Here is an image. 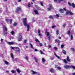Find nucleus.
<instances>
[{"instance_id": "1", "label": "nucleus", "mask_w": 75, "mask_h": 75, "mask_svg": "<svg viewBox=\"0 0 75 75\" xmlns=\"http://www.w3.org/2000/svg\"><path fill=\"white\" fill-rule=\"evenodd\" d=\"M23 24L25 26L27 27V31H28L29 30H30V25L27 24V18H25L24 20Z\"/></svg>"}, {"instance_id": "2", "label": "nucleus", "mask_w": 75, "mask_h": 75, "mask_svg": "<svg viewBox=\"0 0 75 75\" xmlns=\"http://www.w3.org/2000/svg\"><path fill=\"white\" fill-rule=\"evenodd\" d=\"M64 68H65V69H70V68H73V69H75V67L73 66V65H66V66H64Z\"/></svg>"}, {"instance_id": "3", "label": "nucleus", "mask_w": 75, "mask_h": 75, "mask_svg": "<svg viewBox=\"0 0 75 75\" xmlns=\"http://www.w3.org/2000/svg\"><path fill=\"white\" fill-rule=\"evenodd\" d=\"M54 7L52 4H50L49 6V7L47 8V10L48 11H51L52 9H53Z\"/></svg>"}, {"instance_id": "4", "label": "nucleus", "mask_w": 75, "mask_h": 75, "mask_svg": "<svg viewBox=\"0 0 75 75\" xmlns=\"http://www.w3.org/2000/svg\"><path fill=\"white\" fill-rule=\"evenodd\" d=\"M45 33H47V37L49 36L47 38H48V40H49V41H50V39H51V35H50V33L49 32H47V31H46Z\"/></svg>"}, {"instance_id": "5", "label": "nucleus", "mask_w": 75, "mask_h": 75, "mask_svg": "<svg viewBox=\"0 0 75 75\" xmlns=\"http://www.w3.org/2000/svg\"><path fill=\"white\" fill-rule=\"evenodd\" d=\"M66 15H73V13L72 12H71V11H67L66 13Z\"/></svg>"}, {"instance_id": "6", "label": "nucleus", "mask_w": 75, "mask_h": 75, "mask_svg": "<svg viewBox=\"0 0 75 75\" xmlns=\"http://www.w3.org/2000/svg\"><path fill=\"white\" fill-rule=\"evenodd\" d=\"M68 4H69V6H72L73 8H75V4L73 3L71 4V3L69 2H68Z\"/></svg>"}, {"instance_id": "7", "label": "nucleus", "mask_w": 75, "mask_h": 75, "mask_svg": "<svg viewBox=\"0 0 75 75\" xmlns=\"http://www.w3.org/2000/svg\"><path fill=\"white\" fill-rule=\"evenodd\" d=\"M14 48H15L16 52H20V49L19 47H14Z\"/></svg>"}, {"instance_id": "8", "label": "nucleus", "mask_w": 75, "mask_h": 75, "mask_svg": "<svg viewBox=\"0 0 75 75\" xmlns=\"http://www.w3.org/2000/svg\"><path fill=\"white\" fill-rule=\"evenodd\" d=\"M18 40L20 41H21L22 40V36L21 35H19L18 37Z\"/></svg>"}, {"instance_id": "9", "label": "nucleus", "mask_w": 75, "mask_h": 75, "mask_svg": "<svg viewBox=\"0 0 75 75\" xmlns=\"http://www.w3.org/2000/svg\"><path fill=\"white\" fill-rule=\"evenodd\" d=\"M7 43L9 45H13V44H14V42H8Z\"/></svg>"}, {"instance_id": "10", "label": "nucleus", "mask_w": 75, "mask_h": 75, "mask_svg": "<svg viewBox=\"0 0 75 75\" xmlns=\"http://www.w3.org/2000/svg\"><path fill=\"white\" fill-rule=\"evenodd\" d=\"M21 10V8H20V7H18L16 10V12H18V11H20Z\"/></svg>"}, {"instance_id": "11", "label": "nucleus", "mask_w": 75, "mask_h": 75, "mask_svg": "<svg viewBox=\"0 0 75 75\" xmlns=\"http://www.w3.org/2000/svg\"><path fill=\"white\" fill-rule=\"evenodd\" d=\"M8 34V33L7 32L4 31V36H5L6 37Z\"/></svg>"}, {"instance_id": "12", "label": "nucleus", "mask_w": 75, "mask_h": 75, "mask_svg": "<svg viewBox=\"0 0 75 75\" xmlns=\"http://www.w3.org/2000/svg\"><path fill=\"white\" fill-rule=\"evenodd\" d=\"M3 28L4 29L5 31H7V28L6 26L4 25L3 26Z\"/></svg>"}, {"instance_id": "13", "label": "nucleus", "mask_w": 75, "mask_h": 75, "mask_svg": "<svg viewBox=\"0 0 75 75\" xmlns=\"http://www.w3.org/2000/svg\"><path fill=\"white\" fill-rule=\"evenodd\" d=\"M54 55H55V56H56V57L57 58H58V59H60L61 58V57H59L57 55V54H56V53L55 52H54Z\"/></svg>"}, {"instance_id": "14", "label": "nucleus", "mask_w": 75, "mask_h": 75, "mask_svg": "<svg viewBox=\"0 0 75 75\" xmlns=\"http://www.w3.org/2000/svg\"><path fill=\"white\" fill-rule=\"evenodd\" d=\"M34 12L36 14H38V11L37 10H35L34 11Z\"/></svg>"}, {"instance_id": "15", "label": "nucleus", "mask_w": 75, "mask_h": 75, "mask_svg": "<svg viewBox=\"0 0 75 75\" xmlns=\"http://www.w3.org/2000/svg\"><path fill=\"white\" fill-rule=\"evenodd\" d=\"M34 58L35 62H38V59H37V58L36 57H34Z\"/></svg>"}, {"instance_id": "16", "label": "nucleus", "mask_w": 75, "mask_h": 75, "mask_svg": "<svg viewBox=\"0 0 75 75\" xmlns=\"http://www.w3.org/2000/svg\"><path fill=\"white\" fill-rule=\"evenodd\" d=\"M55 41H56V42H58V44H59V43L60 42V41H59V40H58V39H56L55 40Z\"/></svg>"}, {"instance_id": "17", "label": "nucleus", "mask_w": 75, "mask_h": 75, "mask_svg": "<svg viewBox=\"0 0 75 75\" xmlns=\"http://www.w3.org/2000/svg\"><path fill=\"white\" fill-rule=\"evenodd\" d=\"M67 60L68 61V62H70V59L69 58V56H67Z\"/></svg>"}, {"instance_id": "18", "label": "nucleus", "mask_w": 75, "mask_h": 75, "mask_svg": "<svg viewBox=\"0 0 75 75\" xmlns=\"http://www.w3.org/2000/svg\"><path fill=\"white\" fill-rule=\"evenodd\" d=\"M50 71L51 72H54V70L52 69H50Z\"/></svg>"}, {"instance_id": "19", "label": "nucleus", "mask_w": 75, "mask_h": 75, "mask_svg": "<svg viewBox=\"0 0 75 75\" xmlns=\"http://www.w3.org/2000/svg\"><path fill=\"white\" fill-rule=\"evenodd\" d=\"M59 11L60 13H64V9H60Z\"/></svg>"}, {"instance_id": "20", "label": "nucleus", "mask_w": 75, "mask_h": 75, "mask_svg": "<svg viewBox=\"0 0 75 75\" xmlns=\"http://www.w3.org/2000/svg\"><path fill=\"white\" fill-rule=\"evenodd\" d=\"M24 58L25 59H26V60L28 61V57L27 56H26V57H25Z\"/></svg>"}, {"instance_id": "21", "label": "nucleus", "mask_w": 75, "mask_h": 75, "mask_svg": "<svg viewBox=\"0 0 75 75\" xmlns=\"http://www.w3.org/2000/svg\"><path fill=\"white\" fill-rule=\"evenodd\" d=\"M58 67V65H56V67L59 70V69H61V67Z\"/></svg>"}, {"instance_id": "22", "label": "nucleus", "mask_w": 75, "mask_h": 75, "mask_svg": "<svg viewBox=\"0 0 75 75\" xmlns=\"http://www.w3.org/2000/svg\"><path fill=\"white\" fill-rule=\"evenodd\" d=\"M49 18H51V19H53V18H54V16L51 15V16H49Z\"/></svg>"}, {"instance_id": "23", "label": "nucleus", "mask_w": 75, "mask_h": 75, "mask_svg": "<svg viewBox=\"0 0 75 75\" xmlns=\"http://www.w3.org/2000/svg\"><path fill=\"white\" fill-rule=\"evenodd\" d=\"M64 0H58V1L59 3H61V1H63Z\"/></svg>"}, {"instance_id": "24", "label": "nucleus", "mask_w": 75, "mask_h": 75, "mask_svg": "<svg viewBox=\"0 0 75 75\" xmlns=\"http://www.w3.org/2000/svg\"><path fill=\"white\" fill-rule=\"evenodd\" d=\"M63 53L65 55L67 53L66 52V51L64 50H63Z\"/></svg>"}, {"instance_id": "25", "label": "nucleus", "mask_w": 75, "mask_h": 75, "mask_svg": "<svg viewBox=\"0 0 75 75\" xmlns=\"http://www.w3.org/2000/svg\"><path fill=\"white\" fill-rule=\"evenodd\" d=\"M70 37L71 40H73V36H72V35H71Z\"/></svg>"}, {"instance_id": "26", "label": "nucleus", "mask_w": 75, "mask_h": 75, "mask_svg": "<svg viewBox=\"0 0 75 75\" xmlns=\"http://www.w3.org/2000/svg\"><path fill=\"white\" fill-rule=\"evenodd\" d=\"M28 7H31V4H30V3L28 4Z\"/></svg>"}, {"instance_id": "27", "label": "nucleus", "mask_w": 75, "mask_h": 75, "mask_svg": "<svg viewBox=\"0 0 75 75\" xmlns=\"http://www.w3.org/2000/svg\"><path fill=\"white\" fill-rule=\"evenodd\" d=\"M16 71H17V72L18 73H20V70L19 69H17Z\"/></svg>"}, {"instance_id": "28", "label": "nucleus", "mask_w": 75, "mask_h": 75, "mask_svg": "<svg viewBox=\"0 0 75 75\" xmlns=\"http://www.w3.org/2000/svg\"><path fill=\"white\" fill-rule=\"evenodd\" d=\"M40 53L42 54H44V52H42V51L41 50H40Z\"/></svg>"}, {"instance_id": "29", "label": "nucleus", "mask_w": 75, "mask_h": 75, "mask_svg": "<svg viewBox=\"0 0 75 75\" xmlns=\"http://www.w3.org/2000/svg\"><path fill=\"white\" fill-rule=\"evenodd\" d=\"M31 72H33V74H36V72H35L33 70H31Z\"/></svg>"}, {"instance_id": "30", "label": "nucleus", "mask_w": 75, "mask_h": 75, "mask_svg": "<svg viewBox=\"0 0 75 75\" xmlns=\"http://www.w3.org/2000/svg\"><path fill=\"white\" fill-rule=\"evenodd\" d=\"M5 64H6V65H8V64H9L8 62H7V61H5Z\"/></svg>"}, {"instance_id": "31", "label": "nucleus", "mask_w": 75, "mask_h": 75, "mask_svg": "<svg viewBox=\"0 0 75 75\" xmlns=\"http://www.w3.org/2000/svg\"><path fill=\"white\" fill-rule=\"evenodd\" d=\"M57 35H58V34H59V31L58 30H57L56 31Z\"/></svg>"}, {"instance_id": "32", "label": "nucleus", "mask_w": 75, "mask_h": 75, "mask_svg": "<svg viewBox=\"0 0 75 75\" xmlns=\"http://www.w3.org/2000/svg\"><path fill=\"white\" fill-rule=\"evenodd\" d=\"M39 45L41 47H42V44L40 42H39Z\"/></svg>"}, {"instance_id": "33", "label": "nucleus", "mask_w": 75, "mask_h": 75, "mask_svg": "<svg viewBox=\"0 0 75 75\" xmlns=\"http://www.w3.org/2000/svg\"><path fill=\"white\" fill-rule=\"evenodd\" d=\"M11 57H12V58H14V56H13V53H11Z\"/></svg>"}, {"instance_id": "34", "label": "nucleus", "mask_w": 75, "mask_h": 75, "mask_svg": "<svg viewBox=\"0 0 75 75\" xmlns=\"http://www.w3.org/2000/svg\"><path fill=\"white\" fill-rule=\"evenodd\" d=\"M30 47L32 48H33V49H34V47H33V45H32V44H31L30 43Z\"/></svg>"}, {"instance_id": "35", "label": "nucleus", "mask_w": 75, "mask_h": 75, "mask_svg": "<svg viewBox=\"0 0 75 75\" xmlns=\"http://www.w3.org/2000/svg\"><path fill=\"white\" fill-rule=\"evenodd\" d=\"M70 33H71V32L70 31H68L67 32V34L69 35H70Z\"/></svg>"}, {"instance_id": "36", "label": "nucleus", "mask_w": 75, "mask_h": 75, "mask_svg": "<svg viewBox=\"0 0 75 75\" xmlns=\"http://www.w3.org/2000/svg\"><path fill=\"white\" fill-rule=\"evenodd\" d=\"M11 33L12 34V35H14V31H12L11 32Z\"/></svg>"}, {"instance_id": "37", "label": "nucleus", "mask_w": 75, "mask_h": 75, "mask_svg": "<svg viewBox=\"0 0 75 75\" xmlns=\"http://www.w3.org/2000/svg\"><path fill=\"white\" fill-rule=\"evenodd\" d=\"M10 37L11 38H10V40H11V38H12V39H14V37L11 36Z\"/></svg>"}, {"instance_id": "38", "label": "nucleus", "mask_w": 75, "mask_h": 75, "mask_svg": "<svg viewBox=\"0 0 75 75\" xmlns=\"http://www.w3.org/2000/svg\"><path fill=\"white\" fill-rule=\"evenodd\" d=\"M71 50L73 51H75V50L74 49V48H71Z\"/></svg>"}, {"instance_id": "39", "label": "nucleus", "mask_w": 75, "mask_h": 75, "mask_svg": "<svg viewBox=\"0 0 75 75\" xmlns=\"http://www.w3.org/2000/svg\"><path fill=\"white\" fill-rule=\"evenodd\" d=\"M42 62H45V60L44 59V58H42Z\"/></svg>"}, {"instance_id": "40", "label": "nucleus", "mask_w": 75, "mask_h": 75, "mask_svg": "<svg viewBox=\"0 0 75 75\" xmlns=\"http://www.w3.org/2000/svg\"><path fill=\"white\" fill-rule=\"evenodd\" d=\"M6 23H8V21H9V19H6Z\"/></svg>"}, {"instance_id": "41", "label": "nucleus", "mask_w": 75, "mask_h": 75, "mask_svg": "<svg viewBox=\"0 0 75 75\" xmlns=\"http://www.w3.org/2000/svg\"><path fill=\"white\" fill-rule=\"evenodd\" d=\"M38 35L40 37H42V35L41 34H39V35Z\"/></svg>"}, {"instance_id": "42", "label": "nucleus", "mask_w": 75, "mask_h": 75, "mask_svg": "<svg viewBox=\"0 0 75 75\" xmlns=\"http://www.w3.org/2000/svg\"><path fill=\"white\" fill-rule=\"evenodd\" d=\"M66 26V23H65L64 24V25H63V27H65Z\"/></svg>"}, {"instance_id": "43", "label": "nucleus", "mask_w": 75, "mask_h": 75, "mask_svg": "<svg viewBox=\"0 0 75 75\" xmlns=\"http://www.w3.org/2000/svg\"><path fill=\"white\" fill-rule=\"evenodd\" d=\"M54 50H57V47H54Z\"/></svg>"}, {"instance_id": "44", "label": "nucleus", "mask_w": 75, "mask_h": 75, "mask_svg": "<svg viewBox=\"0 0 75 75\" xmlns=\"http://www.w3.org/2000/svg\"><path fill=\"white\" fill-rule=\"evenodd\" d=\"M56 16L57 17V18H58V17H59V16L58 14H56Z\"/></svg>"}, {"instance_id": "45", "label": "nucleus", "mask_w": 75, "mask_h": 75, "mask_svg": "<svg viewBox=\"0 0 75 75\" xmlns=\"http://www.w3.org/2000/svg\"><path fill=\"white\" fill-rule=\"evenodd\" d=\"M64 62H65V63L66 64H67V62L65 60V59H64Z\"/></svg>"}, {"instance_id": "46", "label": "nucleus", "mask_w": 75, "mask_h": 75, "mask_svg": "<svg viewBox=\"0 0 75 75\" xmlns=\"http://www.w3.org/2000/svg\"><path fill=\"white\" fill-rule=\"evenodd\" d=\"M36 74L37 75H40V73H39L38 72H36Z\"/></svg>"}, {"instance_id": "47", "label": "nucleus", "mask_w": 75, "mask_h": 75, "mask_svg": "<svg viewBox=\"0 0 75 75\" xmlns=\"http://www.w3.org/2000/svg\"><path fill=\"white\" fill-rule=\"evenodd\" d=\"M35 41H36V42H39V40H38L37 39H35Z\"/></svg>"}, {"instance_id": "48", "label": "nucleus", "mask_w": 75, "mask_h": 75, "mask_svg": "<svg viewBox=\"0 0 75 75\" xmlns=\"http://www.w3.org/2000/svg\"><path fill=\"white\" fill-rule=\"evenodd\" d=\"M16 25H17V23H14L13 24V26H16Z\"/></svg>"}, {"instance_id": "49", "label": "nucleus", "mask_w": 75, "mask_h": 75, "mask_svg": "<svg viewBox=\"0 0 75 75\" xmlns=\"http://www.w3.org/2000/svg\"><path fill=\"white\" fill-rule=\"evenodd\" d=\"M37 9L38 10H40V8L38 7H37Z\"/></svg>"}, {"instance_id": "50", "label": "nucleus", "mask_w": 75, "mask_h": 75, "mask_svg": "<svg viewBox=\"0 0 75 75\" xmlns=\"http://www.w3.org/2000/svg\"><path fill=\"white\" fill-rule=\"evenodd\" d=\"M11 71V72H12V73H13V74H14L15 73V71H14V70H12Z\"/></svg>"}, {"instance_id": "51", "label": "nucleus", "mask_w": 75, "mask_h": 75, "mask_svg": "<svg viewBox=\"0 0 75 75\" xmlns=\"http://www.w3.org/2000/svg\"><path fill=\"white\" fill-rule=\"evenodd\" d=\"M64 45H61V48H64Z\"/></svg>"}, {"instance_id": "52", "label": "nucleus", "mask_w": 75, "mask_h": 75, "mask_svg": "<svg viewBox=\"0 0 75 75\" xmlns=\"http://www.w3.org/2000/svg\"><path fill=\"white\" fill-rule=\"evenodd\" d=\"M40 4L42 6H44V4H43V3L42 2L40 3Z\"/></svg>"}, {"instance_id": "53", "label": "nucleus", "mask_w": 75, "mask_h": 75, "mask_svg": "<svg viewBox=\"0 0 75 75\" xmlns=\"http://www.w3.org/2000/svg\"><path fill=\"white\" fill-rule=\"evenodd\" d=\"M21 1H22V0H18V3H20Z\"/></svg>"}, {"instance_id": "54", "label": "nucleus", "mask_w": 75, "mask_h": 75, "mask_svg": "<svg viewBox=\"0 0 75 75\" xmlns=\"http://www.w3.org/2000/svg\"><path fill=\"white\" fill-rule=\"evenodd\" d=\"M38 34H40V30H38Z\"/></svg>"}, {"instance_id": "55", "label": "nucleus", "mask_w": 75, "mask_h": 75, "mask_svg": "<svg viewBox=\"0 0 75 75\" xmlns=\"http://www.w3.org/2000/svg\"><path fill=\"white\" fill-rule=\"evenodd\" d=\"M27 41V40H24V43H26V42Z\"/></svg>"}, {"instance_id": "56", "label": "nucleus", "mask_w": 75, "mask_h": 75, "mask_svg": "<svg viewBox=\"0 0 75 75\" xmlns=\"http://www.w3.org/2000/svg\"><path fill=\"white\" fill-rule=\"evenodd\" d=\"M11 48L12 49V50H14V48H14V47H13L11 46Z\"/></svg>"}, {"instance_id": "57", "label": "nucleus", "mask_w": 75, "mask_h": 75, "mask_svg": "<svg viewBox=\"0 0 75 75\" xmlns=\"http://www.w3.org/2000/svg\"><path fill=\"white\" fill-rule=\"evenodd\" d=\"M1 42H3V39H1Z\"/></svg>"}, {"instance_id": "58", "label": "nucleus", "mask_w": 75, "mask_h": 75, "mask_svg": "<svg viewBox=\"0 0 75 75\" xmlns=\"http://www.w3.org/2000/svg\"><path fill=\"white\" fill-rule=\"evenodd\" d=\"M63 10L64 11H66V8H63Z\"/></svg>"}, {"instance_id": "59", "label": "nucleus", "mask_w": 75, "mask_h": 75, "mask_svg": "<svg viewBox=\"0 0 75 75\" xmlns=\"http://www.w3.org/2000/svg\"><path fill=\"white\" fill-rule=\"evenodd\" d=\"M35 52L36 51H38V50H37V49H35Z\"/></svg>"}, {"instance_id": "60", "label": "nucleus", "mask_w": 75, "mask_h": 75, "mask_svg": "<svg viewBox=\"0 0 75 75\" xmlns=\"http://www.w3.org/2000/svg\"><path fill=\"white\" fill-rule=\"evenodd\" d=\"M12 21H13V20L11 19V23H12Z\"/></svg>"}, {"instance_id": "61", "label": "nucleus", "mask_w": 75, "mask_h": 75, "mask_svg": "<svg viewBox=\"0 0 75 75\" xmlns=\"http://www.w3.org/2000/svg\"><path fill=\"white\" fill-rule=\"evenodd\" d=\"M40 10L41 11H42V10H44L42 9H41V8H40Z\"/></svg>"}, {"instance_id": "62", "label": "nucleus", "mask_w": 75, "mask_h": 75, "mask_svg": "<svg viewBox=\"0 0 75 75\" xmlns=\"http://www.w3.org/2000/svg\"><path fill=\"white\" fill-rule=\"evenodd\" d=\"M50 59H51V60H53V59H54V58L51 57H50Z\"/></svg>"}, {"instance_id": "63", "label": "nucleus", "mask_w": 75, "mask_h": 75, "mask_svg": "<svg viewBox=\"0 0 75 75\" xmlns=\"http://www.w3.org/2000/svg\"><path fill=\"white\" fill-rule=\"evenodd\" d=\"M48 47H49V48H51V46L50 45H49L48 46Z\"/></svg>"}, {"instance_id": "64", "label": "nucleus", "mask_w": 75, "mask_h": 75, "mask_svg": "<svg viewBox=\"0 0 75 75\" xmlns=\"http://www.w3.org/2000/svg\"><path fill=\"white\" fill-rule=\"evenodd\" d=\"M54 27H55V26H52V28H54Z\"/></svg>"}]
</instances>
